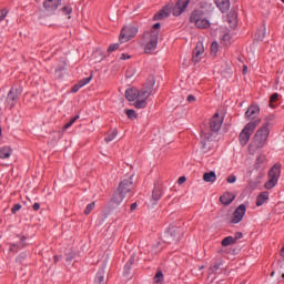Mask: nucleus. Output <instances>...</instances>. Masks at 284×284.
I'll use <instances>...</instances> for the list:
<instances>
[{
    "label": "nucleus",
    "instance_id": "obj_50",
    "mask_svg": "<svg viewBox=\"0 0 284 284\" xmlns=\"http://www.w3.org/2000/svg\"><path fill=\"white\" fill-rule=\"evenodd\" d=\"M220 265L219 264H215L214 266H212L210 268V272H216V270H219Z\"/></svg>",
    "mask_w": 284,
    "mask_h": 284
},
{
    "label": "nucleus",
    "instance_id": "obj_60",
    "mask_svg": "<svg viewBox=\"0 0 284 284\" xmlns=\"http://www.w3.org/2000/svg\"><path fill=\"white\" fill-rule=\"evenodd\" d=\"M282 1V3H284V0H281Z\"/></svg>",
    "mask_w": 284,
    "mask_h": 284
},
{
    "label": "nucleus",
    "instance_id": "obj_40",
    "mask_svg": "<svg viewBox=\"0 0 284 284\" xmlns=\"http://www.w3.org/2000/svg\"><path fill=\"white\" fill-rule=\"evenodd\" d=\"M226 182H227V183H236V175H230V176L226 179Z\"/></svg>",
    "mask_w": 284,
    "mask_h": 284
},
{
    "label": "nucleus",
    "instance_id": "obj_27",
    "mask_svg": "<svg viewBox=\"0 0 284 284\" xmlns=\"http://www.w3.org/2000/svg\"><path fill=\"white\" fill-rule=\"evenodd\" d=\"M116 134H119V131L116 129L111 130L105 136L104 141L106 143L114 141L116 139Z\"/></svg>",
    "mask_w": 284,
    "mask_h": 284
},
{
    "label": "nucleus",
    "instance_id": "obj_57",
    "mask_svg": "<svg viewBox=\"0 0 284 284\" xmlns=\"http://www.w3.org/2000/svg\"><path fill=\"white\" fill-rule=\"evenodd\" d=\"M271 276H274V272L271 273Z\"/></svg>",
    "mask_w": 284,
    "mask_h": 284
},
{
    "label": "nucleus",
    "instance_id": "obj_48",
    "mask_svg": "<svg viewBox=\"0 0 284 284\" xmlns=\"http://www.w3.org/2000/svg\"><path fill=\"white\" fill-rule=\"evenodd\" d=\"M160 29H161V23H155L151 30H156L159 32Z\"/></svg>",
    "mask_w": 284,
    "mask_h": 284
},
{
    "label": "nucleus",
    "instance_id": "obj_22",
    "mask_svg": "<svg viewBox=\"0 0 284 284\" xmlns=\"http://www.w3.org/2000/svg\"><path fill=\"white\" fill-rule=\"evenodd\" d=\"M215 4L221 12H227L230 10V0H215Z\"/></svg>",
    "mask_w": 284,
    "mask_h": 284
},
{
    "label": "nucleus",
    "instance_id": "obj_38",
    "mask_svg": "<svg viewBox=\"0 0 284 284\" xmlns=\"http://www.w3.org/2000/svg\"><path fill=\"white\" fill-rule=\"evenodd\" d=\"M19 210H21V204H14V205L11 207L12 214H17V212H19Z\"/></svg>",
    "mask_w": 284,
    "mask_h": 284
},
{
    "label": "nucleus",
    "instance_id": "obj_3",
    "mask_svg": "<svg viewBox=\"0 0 284 284\" xmlns=\"http://www.w3.org/2000/svg\"><path fill=\"white\" fill-rule=\"evenodd\" d=\"M270 125L271 119L266 118L263 125L256 131L253 139V145L256 148V150L265 148L267 139L270 136Z\"/></svg>",
    "mask_w": 284,
    "mask_h": 284
},
{
    "label": "nucleus",
    "instance_id": "obj_58",
    "mask_svg": "<svg viewBox=\"0 0 284 284\" xmlns=\"http://www.w3.org/2000/svg\"><path fill=\"white\" fill-rule=\"evenodd\" d=\"M282 278H284V273L282 274Z\"/></svg>",
    "mask_w": 284,
    "mask_h": 284
},
{
    "label": "nucleus",
    "instance_id": "obj_21",
    "mask_svg": "<svg viewBox=\"0 0 284 284\" xmlns=\"http://www.w3.org/2000/svg\"><path fill=\"white\" fill-rule=\"evenodd\" d=\"M172 14V8L165 6L159 13L155 14V19H168Z\"/></svg>",
    "mask_w": 284,
    "mask_h": 284
},
{
    "label": "nucleus",
    "instance_id": "obj_34",
    "mask_svg": "<svg viewBox=\"0 0 284 284\" xmlns=\"http://www.w3.org/2000/svg\"><path fill=\"white\" fill-rule=\"evenodd\" d=\"M246 212V206L245 204H241L236 210H235V214H245Z\"/></svg>",
    "mask_w": 284,
    "mask_h": 284
},
{
    "label": "nucleus",
    "instance_id": "obj_17",
    "mask_svg": "<svg viewBox=\"0 0 284 284\" xmlns=\"http://www.w3.org/2000/svg\"><path fill=\"white\" fill-rule=\"evenodd\" d=\"M268 179H275L278 181L281 179V164H274L268 171Z\"/></svg>",
    "mask_w": 284,
    "mask_h": 284
},
{
    "label": "nucleus",
    "instance_id": "obj_52",
    "mask_svg": "<svg viewBox=\"0 0 284 284\" xmlns=\"http://www.w3.org/2000/svg\"><path fill=\"white\" fill-rule=\"evenodd\" d=\"M23 241H26L24 236L21 237V242L19 244H17V245H19V247H23V245H26V244H23Z\"/></svg>",
    "mask_w": 284,
    "mask_h": 284
},
{
    "label": "nucleus",
    "instance_id": "obj_33",
    "mask_svg": "<svg viewBox=\"0 0 284 284\" xmlns=\"http://www.w3.org/2000/svg\"><path fill=\"white\" fill-rule=\"evenodd\" d=\"M276 101H278V93H273L270 99V106L274 108V103H276Z\"/></svg>",
    "mask_w": 284,
    "mask_h": 284
},
{
    "label": "nucleus",
    "instance_id": "obj_31",
    "mask_svg": "<svg viewBox=\"0 0 284 284\" xmlns=\"http://www.w3.org/2000/svg\"><path fill=\"white\" fill-rule=\"evenodd\" d=\"M265 161H266L265 155H260L256 160V164H255L256 168L257 169L265 168Z\"/></svg>",
    "mask_w": 284,
    "mask_h": 284
},
{
    "label": "nucleus",
    "instance_id": "obj_11",
    "mask_svg": "<svg viewBox=\"0 0 284 284\" xmlns=\"http://www.w3.org/2000/svg\"><path fill=\"white\" fill-rule=\"evenodd\" d=\"M201 139L202 152H204V154H209V152H212V150H214V142L210 139V134L207 133H202Z\"/></svg>",
    "mask_w": 284,
    "mask_h": 284
},
{
    "label": "nucleus",
    "instance_id": "obj_24",
    "mask_svg": "<svg viewBox=\"0 0 284 284\" xmlns=\"http://www.w3.org/2000/svg\"><path fill=\"white\" fill-rule=\"evenodd\" d=\"M203 181H205V183H214V181H216V172L210 171L204 173Z\"/></svg>",
    "mask_w": 284,
    "mask_h": 284
},
{
    "label": "nucleus",
    "instance_id": "obj_32",
    "mask_svg": "<svg viewBox=\"0 0 284 284\" xmlns=\"http://www.w3.org/2000/svg\"><path fill=\"white\" fill-rule=\"evenodd\" d=\"M211 54H212V57H216V54H219V42H216V41L212 42Z\"/></svg>",
    "mask_w": 284,
    "mask_h": 284
},
{
    "label": "nucleus",
    "instance_id": "obj_59",
    "mask_svg": "<svg viewBox=\"0 0 284 284\" xmlns=\"http://www.w3.org/2000/svg\"><path fill=\"white\" fill-rule=\"evenodd\" d=\"M0 136H1V128H0Z\"/></svg>",
    "mask_w": 284,
    "mask_h": 284
},
{
    "label": "nucleus",
    "instance_id": "obj_2",
    "mask_svg": "<svg viewBox=\"0 0 284 284\" xmlns=\"http://www.w3.org/2000/svg\"><path fill=\"white\" fill-rule=\"evenodd\" d=\"M134 175H131L124 180H122L119 184L118 192L113 194L109 205L111 210L119 207L125 201L126 196H132V192H134Z\"/></svg>",
    "mask_w": 284,
    "mask_h": 284
},
{
    "label": "nucleus",
    "instance_id": "obj_41",
    "mask_svg": "<svg viewBox=\"0 0 284 284\" xmlns=\"http://www.w3.org/2000/svg\"><path fill=\"white\" fill-rule=\"evenodd\" d=\"M233 239L235 240V243H236V241H240V239H243V233L236 232Z\"/></svg>",
    "mask_w": 284,
    "mask_h": 284
},
{
    "label": "nucleus",
    "instance_id": "obj_19",
    "mask_svg": "<svg viewBox=\"0 0 284 284\" xmlns=\"http://www.w3.org/2000/svg\"><path fill=\"white\" fill-rule=\"evenodd\" d=\"M92 74L88 78H84L82 80L79 81V83L74 84L72 88V92H79V90H81V88H84V85H88V83H90V81H92Z\"/></svg>",
    "mask_w": 284,
    "mask_h": 284
},
{
    "label": "nucleus",
    "instance_id": "obj_12",
    "mask_svg": "<svg viewBox=\"0 0 284 284\" xmlns=\"http://www.w3.org/2000/svg\"><path fill=\"white\" fill-rule=\"evenodd\" d=\"M204 53H205V47H203V42H197L193 51L192 61L194 63H199L203 59Z\"/></svg>",
    "mask_w": 284,
    "mask_h": 284
},
{
    "label": "nucleus",
    "instance_id": "obj_37",
    "mask_svg": "<svg viewBox=\"0 0 284 284\" xmlns=\"http://www.w3.org/2000/svg\"><path fill=\"white\" fill-rule=\"evenodd\" d=\"M6 17H8L7 9L0 10V21H3V19H6Z\"/></svg>",
    "mask_w": 284,
    "mask_h": 284
},
{
    "label": "nucleus",
    "instance_id": "obj_51",
    "mask_svg": "<svg viewBox=\"0 0 284 284\" xmlns=\"http://www.w3.org/2000/svg\"><path fill=\"white\" fill-rule=\"evenodd\" d=\"M120 59H121L122 61H125V59H130V55H126L125 53H122L121 57H120Z\"/></svg>",
    "mask_w": 284,
    "mask_h": 284
},
{
    "label": "nucleus",
    "instance_id": "obj_42",
    "mask_svg": "<svg viewBox=\"0 0 284 284\" xmlns=\"http://www.w3.org/2000/svg\"><path fill=\"white\" fill-rule=\"evenodd\" d=\"M62 12H63V14H65L68 17V14H70L72 12V9L64 7V8H62Z\"/></svg>",
    "mask_w": 284,
    "mask_h": 284
},
{
    "label": "nucleus",
    "instance_id": "obj_49",
    "mask_svg": "<svg viewBox=\"0 0 284 284\" xmlns=\"http://www.w3.org/2000/svg\"><path fill=\"white\" fill-rule=\"evenodd\" d=\"M258 34H262L260 39L265 38V28L258 31Z\"/></svg>",
    "mask_w": 284,
    "mask_h": 284
},
{
    "label": "nucleus",
    "instance_id": "obj_39",
    "mask_svg": "<svg viewBox=\"0 0 284 284\" xmlns=\"http://www.w3.org/2000/svg\"><path fill=\"white\" fill-rule=\"evenodd\" d=\"M115 50H119V43L111 44V45L108 48V52H114Z\"/></svg>",
    "mask_w": 284,
    "mask_h": 284
},
{
    "label": "nucleus",
    "instance_id": "obj_55",
    "mask_svg": "<svg viewBox=\"0 0 284 284\" xmlns=\"http://www.w3.org/2000/svg\"><path fill=\"white\" fill-rule=\"evenodd\" d=\"M77 119H79V115L73 118L72 123H74L77 121Z\"/></svg>",
    "mask_w": 284,
    "mask_h": 284
},
{
    "label": "nucleus",
    "instance_id": "obj_29",
    "mask_svg": "<svg viewBox=\"0 0 284 284\" xmlns=\"http://www.w3.org/2000/svg\"><path fill=\"white\" fill-rule=\"evenodd\" d=\"M234 243H236L234 236H226L222 240V247H229V245H234Z\"/></svg>",
    "mask_w": 284,
    "mask_h": 284
},
{
    "label": "nucleus",
    "instance_id": "obj_44",
    "mask_svg": "<svg viewBox=\"0 0 284 284\" xmlns=\"http://www.w3.org/2000/svg\"><path fill=\"white\" fill-rule=\"evenodd\" d=\"M186 101H187L189 103H194V102L196 101V97L190 94V95L187 97Z\"/></svg>",
    "mask_w": 284,
    "mask_h": 284
},
{
    "label": "nucleus",
    "instance_id": "obj_54",
    "mask_svg": "<svg viewBox=\"0 0 284 284\" xmlns=\"http://www.w3.org/2000/svg\"><path fill=\"white\" fill-rule=\"evenodd\" d=\"M247 72V65L243 67V74H245Z\"/></svg>",
    "mask_w": 284,
    "mask_h": 284
},
{
    "label": "nucleus",
    "instance_id": "obj_13",
    "mask_svg": "<svg viewBox=\"0 0 284 284\" xmlns=\"http://www.w3.org/2000/svg\"><path fill=\"white\" fill-rule=\"evenodd\" d=\"M222 125H223V118L221 115H219V113H215L210 121L211 130L213 132H219L221 130Z\"/></svg>",
    "mask_w": 284,
    "mask_h": 284
},
{
    "label": "nucleus",
    "instance_id": "obj_5",
    "mask_svg": "<svg viewBox=\"0 0 284 284\" xmlns=\"http://www.w3.org/2000/svg\"><path fill=\"white\" fill-rule=\"evenodd\" d=\"M190 21L200 30H205L211 26L210 20L205 17V13L200 10H195L191 13Z\"/></svg>",
    "mask_w": 284,
    "mask_h": 284
},
{
    "label": "nucleus",
    "instance_id": "obj_30",
    "mask_svg": "<svg viewBox=\"0 0 284 284\" xmlns=\"http://www.w3.org/2000/svg\"><path fill=\"white\" fill-rule=\"evenodd\" d=\"M153 281L156 284L163 283V281H164L163 272L162 271H158L156 274L153 277Z\"/></svg>",
    "mask_w": 284,
    "mask_h": 284
},
{
    "label": "nucleus",
    "instance_id": "obj_10",
    "mask_svg": "<svg viewBox=\"0 0 284 284\" xmlns=\"http://www.w3.org/2000/svg\"><path fill=\"white\" fill-rule=\"evenodd\" d=\"M187 6H190V0H178L172 10L173 17H181L182 12L187 10Z\"/></svg>",
    "mask_w": 284,
    "mask_h": 284
},
{
    "label": "nucleus",
    "instance_id": "obj_26",
    "mask_svg": "<svg viewBox=\"0 0 284 284\" xmlns=\"http://www.w3.org/2000/svg\"><path fill=\"white\" fill-rule=\"evenodd\" d=\"M161 196H163V191H161V189H159V187H155L152 193L153 203L161 201Z\"/></svg>",
    "mask_w": 284,
    "mask_h": 284
},
{
    "label": "nucleus",
    "instance_id": "obj_6",
    "mask_svg": "<svg viewBox=\"0 0 284 284\" xmlns=\"http://www.w3.org/2000/svg\"><path fill=\"white\" fill-rule=\"evenodd\" d=\"M261 123V120L248 122L242 132L240 133V143L241 145H247L250 143V138L254 133V130H256V126Z\"/></svg>",
    "mask_w": 284,
    "mask_h": 284
},
{
    "label": "nucleus",
    "instance_id": "obj_7",
    "mask_svg": "<svg viewBox=\"0 0 284 284\" xmlns=\"http://www.w3.org/2000/svg\"><path fill=\"white\" fill-rule=\"evenodd\" d=\"M139 34V27L129 24L122 28L119 41L120 43H128L131 39H134Z\"/></svg>",
    "mask_w": 284,
    "mask_h": 284
},
{
    "label": "nucleus",
    "instance_id": "obj_8",
    "mask_svg": "<svg viewBox=\"0 0 284 284\" xmlns=\"http://www.w3.org/2000/svg\"><path fill=\"white\" fill-rule=\"evenodd\" d=\"M165 239L169 243H179L183 239V231L178 226H169Z\"/></svg>",
    "mask_w": 284,
    "mask_h": 284
},
{
    "label": "nucleus",
    "instance_id": "obj_23",
    "mask_svg": "<svg viewBox=\"0 0 284 284\" xmlns=\"http://www.w3.org/2000/svg\"><path fill=\"white\" fill-rule=\"evenodd\" d=\"M12 156V149L10 146L0 148V159H10Z\"/></svg>",
    "mask_w": 284,
    "mask_h": 284
},
{
    "label": "nucleus",
    "instance_id": "obj_47",
    "mask_svg": "<svg viewBox=\"0 0 284 284\" xmlns=\"http://www.w3.org/2000/svg\"><path fill=\"white\" fill-rule=\"evenodd\" d=\"M32 207H33L34 212H39V210L41 209V204L34 203Z\"/></svg>",
    "mask_w": 284,
    "mask_h": 284
},
{
    "label": "nucleus",
    "instance_id": "obj_18",
    "mask_svg": "<svg viewBox=\"0 0 284 284\" xmlns=\"http://www.w3.org/2000/svg\"><path fill=\"white\" fill-rule=\"evenodd\" d=\"M234 199H236V195H234V193L225 192L224 194H222L220 196V202L223 205H230V203H232V201H234Z\"/></svg>",
    "mask_w": 284,
    "mask_h": 284
},
{
    "label": "nucleus",
    "instance_id": "obj_1",
    "mask_svg": "<svg viewBox=\"0 0 284 284\" xmlns=\"http://www.w3.org/2000/svg\"><path fill=\"white\" fill-rule=\"evenodd\" d=\"M154 90V81H150L144 84L141 90L136 88H130L125 91L126 99L133 103L138 110L148 108V99L152 95Z\"/></svg>",
    "mask_w": 284,
    "mask_h": 284
},
{
    "label": "nucleus",
    "instance_id": "obj_43",
    "mask_svg": "<svg viewBox=\"0 0 284 284\" xmlns=\"http://www.w3.org/2000/svg\"><path fill=\"white\" fill-rule=\"evenodd\" d=\"M72 128V120H70L67 124L63 125L62 130L65 132V130Z\"/></svg>",
    "mask_w": 284,
    "mask_h": 284
},
{
    "label": "nucleus",
    "instance_id": "obj_35",
    "mask_svg": "<svg viewBox=\"0 0 284 284\" xmlns=\"http://www.w3.org/2000/svg\"><path fill=\"white\" fill-rule=\"evenodd\" d=\"M125 114L129 116V119H136V111L134 110H126Z\"/></svg>",
    "mask_w": 284,
    "mask_h": 284
},
{
    "label": "nucleus",
    "instance_id": "obj_15",
    "mask_svg": "<svg viewBox=\"0 0 284 284\" xmlns=\"http://www.w3.org/2000/svg\"><path fill=\"white\" fill-rule=\"evenodd\" d=\"M261 114V109L258 108V105H251L247 111L245 112V116L246 119L252 120V119H256V116Z\"/></svg>",
    "mask_w": 284,
    "mask_h": 284
},
{
    "label": "nucleus",
    "instance_id": "obj_25",
    "mask_svg": "<svg viewBox=\"0 0 284 284\" xmlns=\"http://www.w3.org/2000/svg\"><path fill=\"white\" fill-rule=\"evenodd\" d=\"M94 283H95V284H105V283H108V282L105 281V270L101 268V270L97 273Z\"/></svg>",
    "mask_w": 284,
    "mask_h": 284
},
{
    "label": "nucleus",
    "instance_id": "obj_14",
    "mask_svg": "<svg viewBox=\"0 0 284 284\" xmlns=\"http://www.w3.org/2000/svg\"><path fill=\"white\" fill-rule=\"evenodd\" d=\"M59 6H61V0H44L43 2L47 12H55V10H59Z\"/></svg>",
    "mask_w": 284,
    "mask_h": 284
},
{
    "label": "nucleus",
    "instance_id": "obj_45",
    "mask_svg": "<svg viewBox=\"0 0 284 284\" xmlns=\"http://www.w3.org/2000/svg\"><path fill=\"white\" fill-rule=\"evenodd\" d=\"M185 181H187V179H186L185 176H180V178L178 179V184H179V185H183V183H185Z\"/></svg>",
    "mask_w": 284,
    "mask_h": 284
},
{
    "label": "nucleus",
    "instance_id": "obj_56",
    "mask_svg": "<svg viewBox=\"0 0 284 284\" xmlns=\"http://www.w3.org/2000/svg\"><path fill=\"white\" fill-rule=\"evenodd\" d=\"M14 246H16V244H13V245L11 246V251H12V252H14Z\"/></svg>",
    "mask_w": 284,
    "mask_h": 284
},
{
    "label": "nucleus",
    "instance_id": "obj_4",
    "mask_svg": "<svg viewBox=\"0 0 284 284\" xmlns=\"http://www.w3.org/2000/svg\"><path fill=\"white\" fill-rule=\"evenodd\" d=\"M142 43L144 45L145 54H152V52H154L159 45V31H146L143 36Z\"/></svg>",
    "mask_w": 284,
    "mask_h": 284
},
{
    "label": "nucleus",
    "instance_id": "obj_9",
    "mask_svg": "<svg viewBox=\"0 0 284 284\" xmlns=\"http://www.w3.org/2000/svg\"><path fill=\"white\" fill-rule=\"evenodd\" d=\"M19 97H21V89L11 88V90L7 95V103L9 108H14V105H17V101H19Z\"/></svg>",
    "mask_w": 284,
    "mask_h": 284
},
{
    "label": "nucleus",
    "instance_id": "obj_28",
    "mask_svg": "<svg viewBox=\"0 0 284 284\" xmlns=\"http://www.w3.org/2000/svg\"><path fill=\"white\" fill-rule=\"evenodd\" d=\"M277 183H278V180L274 178H268V181L264 184V187L266 190H273V187H276Z\"/></svg>",
    "mask_w": 284,
    "mask_h": 284
},
{
    "label": "nucleus",
    "instance_id": "obj_46",
    "mask_svg": "<svg viewBox=\"0 0 284 284\" xmlns=\"http://www.w3.org/2000/svg\"><path fill=\"white\" fill-rule=\"evenodd\" d=\"M138 207H139V204L136 202L132 203L130 206V212H135Z\"/></svg>",
    "mask_w": 284,
    "mask_h": 284
},
{
    "label": "nucleus",
    "instance_id": "obj_20",
    "mask_svg": "<svg viewBox=\"0 0 284 284\" xmlns=\"http://www.w3.org/2000/svg\"><path fill=\"white\" fill-rule=\"evenodd\" d=\"M268 200H270V192L264 191V192L260 193L256 197L257 207H261V205H263Z\"/></svg>",
    "mask_w": 284,
    "mask_h": 284
},
{
    "label": "nucleus",
    "instance_id": "obj_53",
    "mask_svg": "<svg viewBox=\"0 0 284 284\" xmlns=\"http://www.w3.org/2000/svg\"><path fill=\"white\" fill-rule=\"evenodd\" d=\"M229 23H232V24H231V28H236V21L231 22V21L229 20Z\"/></svg>",
    "mask_w": 284,
    "mask_h": 284
},
{
    "label": "nucleus",
    "instance_id": "obj_16",
    "mask_svg": "<svg viewBox=\"0 0 284 284\" xmlns=\"http://www.w3.org/2000/svg\"><path fill=\"white\" fill-rule=\"evenodd\" d=\"M225 221L229 225H236L243 221V214H227Z\"/></svg>",
    "mask_w": 284,
    "mask_h": 284
},
{
    "label": "nucleus",
    "instance_id": "obj_36",
    "mask_svg": "<svg viewBox=\"0 0 284 284\" xmlns=\"http://www.w3.org/2000/svg\"><path fill=\"white\" fill-rule=\"evenodd\" d=\"M94 207H95L94 203L88 204V206L84 210V214H90V212H92V210H94Z\"/></svg>",
    "mask_w": 284,
    "mask_h": 284
}]
</instances>
